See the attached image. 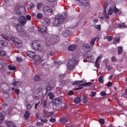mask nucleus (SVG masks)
I'll return each instance as SVG.
<instances>
[{"label":"nucleus","mask_w":127,"mask_h":127,"mask_svg":"<svg viewBox=\"0 0 127 127\" xmlns=\"http://www.w3.org/2000/svg\"><path fill=\"white\" fill-rule=\"evenodd\" d=\"M16 60L18 62H21L22 61V59L21 57H17L16 58Z\"/></svg>","instance_id":"obj_56"},{"label":"nucleus","mask_w":127,"mask_h":127,"mask_svg":"<svg viewBox=\"0 0 127 127\" xmlns=\"http://www.w3.org/2000/svg\"><path fill=\"white\" fill-rule=\"evenodd\" d=\"M20 24L21 25H25L27 19L24 16H21L19 18Z\"/></svg>","instance_id":"obj_13"},{"label":"nucleus","mask_w":127,"mask_h":127,"mask_svg":"<svg viewBox=\"0 0 127 127\" xmlns=\"http://www.w3.org/2000/svg\"><path fill=\"white\" fill-rule=\"evenodd\" d=\"M95 27L98 31L101 30V26L100 25H96L95 26Z\"/></svg>","instance_id":"obj_50"},{"label":"nucleus","mask_w":127,"mask_h":127,"mask_svg":"<svg viewBox=\"0 0 127 127\" xmlns=\"http://www.w3.org/2000/svg\"><path fill=\"white\" fill-rule=\"evenodd\" d=\"M118 26L120 27L126 28L127 26H126L124 23H122L119 24L118 25Z\"/></svg>","instance_id":"obj_41"},{"label":"nucleus","mask_w":127,"mask_h":127,"mask_svg":"<svg viewBox=\"0 0 127 127\" xmlns=\"http://www.w3.org/2000/svg\"><path fill=\"white\" fill-rule=\"evenodd\" d=\"M100 95H101L102 96H105L106 95V93L105 91H103L100 93Z\"/></svg>","instance_id":"obj_49"},{"label":"nucleus","mask_w":127,"mask_h":127,"mask_svg":"<svg viewBox=\"0 0 127 127\" xmlns=\"http://www.w3.org/2000/svg\"><path fill=\"white\" fill-rule=\"evenodd\" d=\"M43 11L45 15L48 16H50L53 14V10L47 6L44 7Z\"/></svg>","instance_id":"obj_7"},{"label":"nucleus","mask_w":127,"mask_h":127,"mask_svg":"<svg viewBox=\"0 0 127 127\" xmlns=\"http://www.w3.org/2000/svg\"><path fill=\"white\" fill-rule=\"evenodd\" d=\"M120 41V38L117 37L113 39V43L114 44H116L117 43H119Z\"/></svg>","instance_id":"obj_23"},{"label":"nucleus","mask_w":127,"mask_h":127,"mask_svg":"<svg viewBox=\"0 0 127 127\" xmlns=\"http://www.w3.org/2000/svg\"><path fill=\"white\" fill-rule=\"evenodd\" d=\"M49 121L52 123H54L55 122V119L54 118H51L50 119Z\"/></svg>","instance_id":"obj_58"},{"label":"nucleus","mask_w":127,"mask_h":127,"mask_svg":"<svg viewBox=\"0 0 127 127\" xmlns=\"http://www.w3.org/2000/svg\"><path fill=\"white\" fill-rule=\"evenodd\" d=\"M26 54L28 56L31 58H32L35 61V63L36 65H37L40 63L41 58L39 56L35 55V53L31 51H27Z\"/></svg>","instance_id":"obj_2"},{"label":"nucleus","mask_w":127,"mask_h":127,"mask_svg":"<svg viewBox=\"0 0 127 127\" xmlns=\"http://www.w3.org/2000/svg\"><path fill=\"white\" fill-rule=\"evenodd\" d=\"M68 120V119L67 117H63L61 118L60 120L61 123L62 124H64L67 122Z\"/></svg>","instance_id":"obj_20"},{"label":"nucleus","mask_w":127,"mask_h":127,"mask_svg":"<svg viewBox=\"0 0 127 127\" xmlns=\"http://www.w3.org/2000/svg\"><path fill=\"white\" fill-rule=\"evenodd\" d=\"M118 54L119 55L121 54L123 52V47L121 46L118 47Z\"/></svg>","instance_id":"obj_27"},{"label":"nucleus","mask_w":127,"mask_h":127,"mask_svg":"<svg viewBox=\"0 0 127 127\" xmlns=\"http://www.w3.org/2000/svg\"><path fill=\"white\" fill-rule=\"evenodd\" d=\"M78 1L79 2L83 5L84 6H87L89 5V2L88 0H76Z\"/></svg>","instance_id":"obj_14"},{"label":"nucleus","mask_w":127,"mask_h":127,"mask_svg":"<svg viewBox=\"0 0 127 127\" xmlns=\"http://www.w3.org/2000/svg\"><path fill=\"white\" fill-rule=\"evenodd\" d=\"M19 89H15V92L17 95H18L19 93Z\"/></svg>","instance_id":"obj_63"},{"label":"nucleus","mask_w":127,"mask_h":127,"mask_svg":"<svg viewBox=\"0 0 127 127\" xmlns=\"http://www.w3.org/2000/svg\"><path fill=\"white\" fill-rule=\"evenodd\" d=\"M44 22L46 25H48L50 23V19L49 18H46L45 19Z\"/></svg>","instance_id":"obj_28"},{"label":"nucleus","mask_w":127,"mask_h":127,"mask_svg":"<svg viewBox=\"0 0 127 127\" xmlns=\"http://www.w3.org/2000/svg\"><path fill=\"white\" fill-rule=\"evenodd\" d=\"M63 100L60 97L55 98L53 100L54 105V108L57 110L61 109L64 107L66 108L67 107V105L64 102H62Z\"/></svg>","instance_id":"obj_1"},{"label":"nucleus","mask_w":127,"mask_h":127,"mask_svg":"<svg viewBox=\"0 0 127 127\" xmlns=\"http://www.w3.org/2000/svg\"><path fill=\"white\" fill-rule=\"evenodd\" d=\"M74 92L73 91H70L69 92L68 94L69 95H72L73 94Z\"/></svg>","instance_id":"obj_60"},{"label":"nucleus","mask_w":127,"mask_h":127,"mask_svg":"<svg viewBox=\"0 0 127 127\" xmlns=\"http://www.w3.org/2000/svg\"><path fill=\"white\" fill-rule=\"evenodd\" d=\"M32 104H31L30 103H29L27 104V109H30L32 108Z\"/></svg>","instance_id":"obj_44"},{"label":"nucleus","mask_w":127,"mask_h":127,"mask_svg":"<svg viewBox=\"0 0 127 127\" xmlns=\"http://www.w3.org/2000/svg\"><path fill=\"white\" fill-rule=\"evenodd\" d=\"M95 66L97 67V68H99V64H98V62L97 61H95Z\"/></svg>","instance_id":"obj_55"},{"label":"nucleus","mask_w":127,"mask_h":127,"mask_svg":"<svg viewBox=\"0 0 127 127\" xmlns=\"http://www.w3.org/2000/svg\"><path fill=\"white\" fill-rule=\"evenodd\" d=\"M7 127H16V125L11 121H7L4 123Z\"/></svg>","instance_id":"obj_12"},{"label":"nucleus","mask_w":127,"mask_h":127,"mask_svg":"<svg viewBox=\"0 0 127 127\" xmlns=\"http://www.w3.org/2000/svg\"><path fill=\"white\" fill-rule=\"evenodd\" d=\"M30 113L28 110H26L25 112V114L24 115V116L25 119H28L29 117Z\"/></svg>","instance_id":"obj_24"},{"label":"nucleus","mask_w":127,"mask_h":127,"mask_svg":"<svg viewBox=\"0 0 127 127\" xmlns=\"http://www.w3.org/2000/svg\"><path fill=\"white\" fill-rule=\"evenodd\" d=\"M70 31L69 30H66L63 32V35L64 37H67L70 34Z\"/></svg>","instance_id":"obj_19"},{"label":"nucleus","mask_w":127,"mask_h":127,"mask_svg":"<svg viewBox=\"0 0 127 127\" xmlns=\"http://www.w3.org/2000/svg\"><path fill=\"white\" fill-rule=\"evenodd\" d=\"M81 101V99L80 97L78 96L75 97L74 100V102L76 103H78L80 102Z\"/></svg>","instance_id":"obj_21"},{"label":"nucleus","mask_w":127,"mask_h":127,"mask_svg":"<svg viewBox=\"0 0 127 127\" xmlns=\"http://www.w3.org/2000/svg\"><path fill=\"white\" fill-rule=\"evenodd\" d=\"M11 39L17 47L19 48L22 46V43L21 40L19 39L16 37H11Z\"/></svg>","instance_id":"obj_6"},{"label":"nucleus","mask_w":127,"mask_h":127,"mask_svg":"<svg viewBox=\"0 0 127 127\" xmlns=\"http://www.w3.org/2000/svg\"><path fill=\"white\" fill-rule=\"evenodd\" d=\"M82 101L84 103H86L87 101V98L86 96L84 95L83 96Z\"/></svg>","instance_id":"obj_29"},{"label":"nucleus","mask_w":127,"mask_h":127,"mask_svg":"<svg viewBox=\"0 0 127 127\" xmlns=\"http://www.w3.org/2000/svg\"><path fill=\"white\" fill-rule=\"evenodd\" d=\"M55 83L52 81H49L48 83V85L50 86L52 88H53L55 86Z\"/></svg>","instance_id":"obj_25"},{"label":"nucleus","mask_w":127,"mask_h":127,"mask_svg":"<svg viewBox=\"0 0 127 127\" xmlns=\"http://www.w3.org/2000/svg\"><path fill=\"white\" fill-rule=\"evenodd\" d=\"M83 84V81H75L72 83V84L73 85H79V87H80L79 88H75V90H77L82 89L83 87L81 86H83L82 85Z\"/></svg>","instance_id":"obj_9"},{"label":"nucleus","mask_w":127,"mask_h":127,"mask_svg":"<svg viewBox=\"0 0 127 127\" xmlns=\"http://www.w3.org/2000/svg\"><path fill=\"white\" fill-rule=\"evenodd\" d=\"M66 83V82L65 80H63L59 82V85L61 86H63Z\"/></svg>","instance_id":"obj_31"},{"label":"nucleus","mask_w":127,"mask_h":127,"mask_svg":"<svg viewBox=\"0 0 127 127\" xmlns=\"http://www.w3.org/2000/svg\"><path fill=\"white\" fill-rule=\"evenodd\" d=\"M48 95L49 96V98L50 99H52L54 97V95L53 93L51 92L49 93Z\"/></svg>","instance_id":"obj_34"},{"label":"nucleus","mask_w":127,"mask_h":127,"mask_svg":"<svg viewBox=\"0 0 127 127\" xmlns=\"http://www.w3.org/2000/svg\"><path fill=\"white\" fill-rule=\"evenodd\" d=\"M17 13L19 14L23 15L26 12V9L24 6H21L19 7L17 11Z\"/></svg>","instance_id":"obj_10"},{"label":"nucleus","mask_w":127,"mask_h":127,"mask_svg":"<svg viewBox=\"0 0 127 127\" xmlns=\"http://www.w3.org/2000/svg\"><path fill=\"white\" fill-rule=\"evenodd\" d=\"M34 79L35 81H39L40 80V79L39 75H36L34 77Z\"/></svg>","instance_id":"obj_33"},{"label":"nucleus","mask_w":127,"mask_h":127,"mask_svg":"<svg viewBox=\"0 0 127 127\" xmlns=\"http://www.w3.org/2000/svg\"><path fill=\"white\" fill-rule=\"evenodd\" d=\"M50 41H47L46 42V44L49 43V45L47 44L48 46L50 45V44H54L58 43L59 40V36L58 35H51L50 36Z\"/></svg>","instance_id":"obj_4"},{"label":"nucleus","mask_w":127,"mask_h":127,"mask_svg":"<svg viewBox=\"0 0 127 127\" xmlns=\"http://www.w3.org/2000/svg\"><path fill=\"white\" fill-rule=\"evenodd\" d=\"M78 63V61L74 59H71L68 62L67 65L68 69L70 70H72L75 67V65L77 64Z\"/></svg>","instance_id":"obj_5"},{"label":"nucleus","mask_w":127,"mask_h":127,"mask_svg":"<svg viewBox=\"0 0 127 127\" xmlns=\"http://www.w3.org/2000/svg\"><path fill=\"white\" fill-rule=\"evenodd\" d=\"M42 5V3L41 2H40L38 3L37 5V8L38 9H40V8L41 7Z\"/></svg>","instance_id":"obj_52"},{"label":"nucleus","mask_w":127,"mask_h":127,"mask_svg":"<svg viewBox=\"0 0 127 127\" xmlns=\"http://www.w3.org/2000/svg\"><path fill=\"white\" fill-rule=\"evenodd\" d=\"M99 122L101 125H103L105 123V120L102 118H100L98 120Z\"/></svg>","instance_id":"obj_36"},{"label":"nucleus","mask_w":127,"mask_h":127,"mask_svg":"<svg viewBox=\"0 0 127 127\" xmlns=\"http://www.w3.org/2000/svg\"><path fill=\"white\" fill-rule=\"evenodd\" d=\"M111 61L113 62H115L117 61V59L115 57H113L111 58Z\"/></svg>","instance_id":"obj_54"},{"label":"nucleus","mask_w":127,"mask_h":127,"mask_svg":"<svg viewBox=\"0 0 127 127\" xmlns=\"http://www.w3.org/2000/svg\"><path fill=\"white\" fill-rule=\"evenodd\" d=\"M47 102L46 101V100H44L43 105V107H44L45 106H46L47 105Z\"/></svg>","instance_id":"obj_53"},{"label":"nucleus","mask_w":127,"mask_h":127,"mask_svg":"<svg viewBox=\"0 0 127 127\" xmlns=\"http://www.w3.org/2000/svg\"><path fill=\"white\" fill-rule=\"evenodd\" d=\"M41 43V41L40 40H35L33 41L32 45L34 50H41L42 49Z\"/></svg>","instance_id":"obj_3"},{"label":"nucleus","mask_w":127,"mask_h":127,"mask_svg":"<svg viewBox=\"0 0 127 127\" xmlns=\"http://www.w3.org/2000/svg\"><path fill=\"white\" fill-rule=\"evenodd\" d=\"M19 82L18 81H15L14 83H12V86L13 87H17V84Z\"/></svg>","instance_id":"obj_40"},{"label":"nucleus","mask_w":127,"mask_h":127,"mask_svg":"<svg viewBox=\"0 0 127 127\" xmlns=\"http://www.w3.org/2000/svg\"><path fill=\"white\" fill-rule=\"evenodd\" d=\"M113 38L111 36H109V37L108 38V39L109 41H111L112 40Z\"/></svg>","instance_id":"obj_64"},{"label":"nucleus","mask_w":127,"mask_h":127,"mask_svg":"<svg viewBox=\"0 0 127 127\" xmlns=\"http://www.w3.org/2000/svg\"><path fill=\"white\" fill-rule=\"evenodd\" d=\"M47 54L48 57H49L50 56H52L53 55V52L52 51L49 52V51H47Z\"/></svg>","instance_id":"obj_38"},{"label":"nucleus","mask_w":127,"mask_h":127,"mask_svg":"<svg viewBox=\"0 0 127 127\" xmlns=\"http://www.w3.org/2000/svg\"><path fill=\"white\" fill-rule=\"evenodd\" d=\"M82 50L85 52L88 53L90 52L91 48L90 45L88 44H85L82 47Z\"/></svg>","instance_id":"obj_11"},{"label":"nucleus","mask_w":127,"mask_h":127,"mask_svg":"<svg viewBox=\"0 0 127 127\" xmlns=\"http://www.w3.org/2000/svg\"><path fill=\"white\" fill-rule=\"evenodd\" d=\"M66 77L65 74H62L60 75L59 76V78L60 79H64Z\"/></svg>","instance_id":"obj_42"},{"label":"nucleus","mask_w":127,"mask_h":127,"mask_svg":"<svg viewBox=\"0 0 127 127\" xmlns=\"http://www.w3.org/2000/svg\"><path fill=\"white\" fill-rule=\"evenodd\" d=\"M47 29L46 27L44 26H42L41 28H38V30L39 32L42 33L45 32Z\"/></svg>","instance_id":"obj_17"},{"label":"nucleus","mask_w":127,"mask_h":127,"mask_svg":"<svg viewBox=\"0 0 127 127\" xmlns=\"http://www.w3.org/2000/svg\"><path fill=\"white\" fill-rule=\"evenodd\" d=\"M26 18L28 20H30L31 19V17L30 15H27L26 16Z\"/></svg>","instance_id":"obj_59"},{"label":"nucleus","mask_w":127,"mask_h":127,"mask_svg":"<svg viewBox=\"0 0 127 127\" xmlns=\"http://www.w3.org/2000/svg\"><path fill=\"white\" fill-rule=\"evenodd\" d=\"M15 28L18 32L20 31V30L19 29V28H21V26L19 24H16L15 25Z\"/></svg>","instance_id":"obj_32"},{"label":"nucleus","mask_w":127,"mask_h":127,"mask_svg":"<svg viewBox=\"0 0 127 127\" xmlns=\"http://www.w3.org/2000/svg\"><path fill=\"white\" fill-rule=\"evenodd\" d=\"M91 94L90 95L91 97H94L96 94V92H93V91H91Z\"/></svg>","instance_id":"obj_51"},{"label":"nucleus","mask_w":127,"mask_h":127,"mask_svg":"<svg viewBox=\"0 0 127 127\" xmlns=\"http://www.w3.org/2000/svg\"><path fill=\"white\" fill-rule=\"evenodd\" d=\"M39 113H36L35 115V117L37 119H38L39 118Z\"/></svg>","instance_id":"obj_61"},{"label":"nucleus","mask_w":127,"mask_h":127,"mask_svg":"<svg viewBox=\"0 0 127 127\" xmlns=\"http://www.w3.org/2000/svg\"><path fill=\"white\" fill-rule=\"evenodd\" d=\"M105 6L104 7V11L103 13V14L104 15V17L106 19H108L109 18V15L106 13V9H105V7H107L108 6V4L107 2H106L105 3Z\"/></svg>","instance_id":"obj_18"},{"label":"nucleus","mask_w":127,"mask_h":127,"mask_svg":"<svg viewBox=\"0 0 127 127\" xmlns=\"http://www.w3.org/2000/svg\"><path fill=\"white\" fill-rule=\"evenodd\" d=\"M6 53L5 51L3 50H1L0 51V55L1 56L5 55H6Z\"/></svg>","instance_id":"obj_47"},{"label":"nucleus","mask_w":127,"mask_h":127,"mask_svg":"<svg viewBox=\"0 0 127 127\" xmlns=\"http://www.w3.org/2000/svg\"><path fill=\"white\" fill-rule=\"evenodd\" d=\"M60 18L59 15H56L53 22V25L55 26H59L62 22L63 21Z\"/></svg>","instance_id":"obj_8"},{"label":"nucleus","mask_w":127,"mask_h":127,"mask_svg":"<svg viewBox=\"0 0 127 127\" xmlns=\"http://www.w3.org/2000/svg\"><path fill=\"white\" fill-rule=\"evenodd\" d=\"M34 7V5L33 3H32L30 5V9L32 10V8Z\"/></svg>","instance_id":"obj_57"},{"label":"nucleus","mask_w":127,"mask_h":127,"mask_svg":"<svg viewBox=\"0 0 127 127\" xmlns=\"http://www.w3.org/2000/svg\"><path fill=\"white\" fill-rule=\"evenodd\" d=\"M2 114V112L0 114V123L4 118V115H3Z\"/></svg>","instance_id":"obj_35"},{"label":"nucleus","mask_w":127,"mask_h":127,"mask_svg":"<svg viewBox=\"0 0 127 127\" xmlns=\"http://www.w3.org/2000/svg\"><path fill=\"white\" fill-rule=\"evenodd\" d=\"M52 88H51L50 86L47 85V86L46 88V90L47 92H48L51 90Z\"/></svg>","instance_id":"obj_46"},{"label":"nucleus","mask_w":127,"mask_h":127,"mask_svg":"<svg viewBox=\"0 0 127 127\" xmlns=\"http://www.w3.org/2000/svg\"><path fill=\"white\" fill-rule=\"evenodd\" d=\"M103 77L102 76H100L98 78V81L100 83H102L103 82Z\"/></svg>","instance_id":"obj_43"},{"label":"nucleus","mask_w":127,"mask_h":127,"mask_svg":"<svg viewBox=\"0 0 127 127\" xmlns=\"http://www.w3.org/2000/svg\"><path fill=\"white\" fill-rule=\"evenodd\" d=\"M42 87H40L38 88L37 89V91L38 93H39L41 92L42 91Z\"/></svg>","instance_id":"obj_48"},{"label":"nucleus","mask_w":127,"mask_h":127,"mask_svg":"<svg viewBox=\"0 0 127 127\" xmlns=\"http://www.w3.org/2000/svg\"><path fill=\"white\" fill-rule=\"evenodd\" d=\"M58 15H59L60 18L61 20H62L63 22L67 17V15L65 12L63 13L62 14H58Z\"/></svg>","instance_id":"obj_15"},{"label":"nucleus","mask_w":127,"mask_h":127,"mask_svg":"<svg viewBox=\"0 0 127 127\" xmlns=\"http://www.w3.org/2000/svg\"><path fill=\"white\" fill-rule=\"evenodd\" d=\"M8 67L10 70H15L16 69V67L14 66H12L10 65H9L8 66Z\"/></svg>","instance_id":"obj_39"},{"label":"nucleus","mask_w":127,"mask_h":127,"mask_svg":"<svg viewBox=\"0 0 127 127\" xmlns=\"http://www.w3.org/2000/svg\"><path fill=\"white\" fill-rule=\"evenodd\" d=\"M77 47L76 45H71L69 46L68 50L70 51H73L77 49Z\"/></svg>","instance_id":"obj_16"},{"label":"nucleus","mask_w":127,"mask_h":127,"mask_svg":"<svg viewBox=\"0 0 127 127\" xmlns=\"http://www.w3.org/2000/svg\"><path fill=\"white\" fill-rule=\"evenodd\" d=\"M96 40V38H92L90 42V44L92 47L94 44L95 41Z\"/></svg>","instance_id":"obj_26"},{"label":"nucleus","mask_w":127,"mask_h":127,"mask_svg":"<svg viewBox=\"0 0 127 127\" xmlns=\"http://www.w3.org/2000/svg\"><path fill=\"white\" fill-rule=\"evenodd\" d=\"M42 16L43 15L42 13H38L36 15V17L38 18H41Z\"/></svg>","instance_id":"obj_45"},{"label":"nucleus","mask_w":127,"mask_h":127,"mask_svg":"<svg viewBox=\"0 0 127 127\" xmlns=\"http://www.w3.org/2000/svg\"><path fill=\"white\" fill-rule=\"evenodd\" d=\"M4 63L1 60H0V69L2 68L4 64Z\"/></svg>","instance_id":"obj_37"},{"label":"nucleus","mask_w":127,"mask_h":127,"mask_svg":"<svg viewBox=\"0 0 127 127\" xmlns=\"http://www.w3.org/2000/svg\"><path fill=\"white\" fill-rule=\"evenodd\" d=\"M92 84V83L91 82H86L84 83L83 84H82V85H83V86H88L90 87L91 86Z\"/></svg>","instance_id":"obj_30"},{"label":"nucleus","mask_w":127,"mask_h":127,"mask_svg":"<svg viewBox=\"0 0 127 127\" xmlns=\"http://www.w3.org/2000/svg\"><path fill=\"white\" fill-rule=\"evenodd\" d=\"M86 60L87 62H92L93 61L92 56L91 55L90 56H88L86 58Z\"/></svg>","instance_id":"obj_22"},{"label":"nucleus","mask_w":127,"mask_h":127,"mask_svg":"<svg viewBox=\"0 0 127 127\" xmlns=\"http://www.w3.org/2000/svg\"><path fill=\"white\" fill-rule=\"evenodd\" d=\"M119 12V10L117 9L116 8L114 10V12L116 14H117Z\"/></svg>","instance_id":"obj_62"}]
</instances>
